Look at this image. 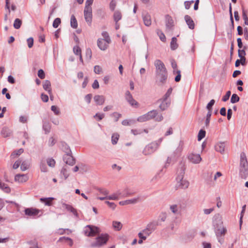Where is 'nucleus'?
Returning a JSON list of instances; mask_svg holds the SVG:
<instances>
[{"mask_svg": "<svg viewBox=\"0 0 248 248\" xmlns=\"http://www.w3.org/2000/svg\"><path fill=\"white\" fill-rule=\"evenodd\" d=\"M153 118L155 119V121L157 122H161L163 119L162 114H158L157 110H152L144 114L137 118V121L143 123L149 121Z\"/></svg>", "mask_w": 248, "mask_h": 248, "instance_id": "f257e3e1", "label": "nucleus"}, {"mask_svg": "<svg viewBox=\"0 0 248 248\" xmlns=\"http://www.w3.org/2000/svg\"><path fill=\"white\" fill-rule=\"evenodd\" d=\"M239 170V176L241 178L246 179L248 176V162L244 153H242L240 154Z\"/></svg>", "mask_w": 248, "mask_h": 248, "instance_id": "f03ea898", "label": "nucleus"}, {"mask_svg": "<svg viewBox=\"0 0 248 248\" xmlns=\"http://www.w3.org/2000/svg\"><path fill=\"white\" fill-rule=\"evenodd\" d=\"M112 200L117 201L120 199H123L133 195L131 190L128 187H124L117 190L115 192L112 194Z\"/></svg>", "mask_w": 248, "mask_h": 248, "instance_id": "7ed1b4c3", "label": "nucleus"}, {"mask_svg": "<svg viewBox=\"0 0 248 248\" xmlns=\"http://www.w3.org/2000/svg\"><path fill=\"white\" fill-rule=\"evenodd\" d=\"M103 38H99L97 41V44L98 47L102 50H106L109 44L111 42V39L108 35V34L106 31H103L102 33Z\"/></svg>", "mask_w": 248, "mask_h": 248, "instance_id": "20e7f679", "label": "nucleus"}, {"mask_svg": "<svg viewBox=\"0 0 248 248\" xmlns=\"http://www.w3.org/2000/svg\"><path fill=\"white\" fill-rule=\"evenodd\" d=\"M184 170L185 169L184 168L183 166H182L180 170V174L178 175L176 178L178 186L182 189H186L188 188L189 185V182L187 180L183 179L185 173Z\"/></svg>", "mask_w": 248, "mask_h": 248, "instance_id": "39448f33", "label": "nucleus"}, {"mask_svg": "<svg viewBox=\"0 0 248 248\" xmlns=\"http://www.w3.org/2000/svg\"><path fill=\"white\" fill-rule=\"evenodd\" d=\"M162 141V139H159L157 141L153 142L147 145L143 149L142 153L144 155H148L154 153Z\"/></svg>", "mask_w": 248, "mask_h": 248, "instance_id": "423d86ee", "label": "nucleus"}, {"mask_svg": "<svg viewBox=\"0 0 248 248\" xmlns=\"http://www.w3.org/2000/svg\"><path fill=\"white\" fill-rule=\"evenodd\" d=\"M83 231L85 235L92 237L99 233L100 230L97 227L88 225L84 227Z\"/></svg>", "mask_w": 248, "mask_h": 248, "instance_id": "0eeeda50", "label": "nucleus"}, {"mask_svg": "<svg viewBox=\"0 0 248 248\" xmlns=\"http://www.w3.org/2000/svg\"><path fill=\"white\" fill-rule=\"evenodd\" d=\"M108 235L101 234L96 238L95 241L91 245L93 247H99L106 244L108 239Z\"/></svg>", "mask_w": 248, "mask_h": 248, "instance_id": "6e6552de", "label": "nucleus"}, {"mask_svg": "<svg viewBox=\"0 0 248 248\" xmlns=\"http://www.w3.org/2000/svg\"><path fill=\"white\" fill-rule=\"evenodd\" d=\"M168 73L155 74V83L157 85L161 86L164 85L167 80Z\"/></svg>", "mask_w": 248, "mask_h": 248, "instance_id": "1a4fd4ad", "label": "nucleus"}, {"mask_svg": "<svg viewBox=\"0 0 248 248\" xmlns=\"http://www.w3.org/2000/svg\"><path fill=\"white\" fill-rule=\"evenodd\" d=\"M155 68V74L168 73L164 63L160 60H156L154 62Z\"/></svg>", "mask_w": 248, "mask_h": 248, "instance_id": "9d476101", "label": "nucleus"}, {"mask_svg": "<svg viewBox=\"0 0 248 248\" xmlns=\"http://www.w3.org/2000/svg\"><path fill=\"white\" fill-rule=\"evenodd\" d=\"M84 18L89 25H91L92 22V8H84Z\"/></svg>", "mask_w": 248, "mask_h": 248, "instance_id": "9b49d317", "label": "nucleus"}, {"mask_svg": "<svg viewBox=\"0 0 248 248\" xmlns=\"http://www.w3.org/2000/svg\"><path fill=\"white\" fill-rule=\"evenodd\" d=\"M25 213L26 215L29 216L35 217L40 213V216L41 215L43 214V212L42 210L37 209L28 208L25 210Z\"/></svg>", "mask_w": 248, "mask_h": 248, "instance_id": "f8f14e48", "label": "nucleus"}, {"mask_svg": "<svg viewBox=\"0 0 248 248\" xmlns=\"http://www.w3.org/2000/svg\"><path fill=\"white\" fill-rule=\"evenodd\" d=\"M157 103H159V108L161 110H165L170 106V99H165L164 98H161L157 101Z\"/></svg>", "mask_w": 248, "mask_h": 248, "instance_id": "ddd939ff", "label": "nucleus"}, {"mask_svg": "<svg viewBox=\"0 0 248 248\" xmlns=\"http://www.w3.org/2000/svg\"><path fill=\"white\" fill-rule=\"evenodd\" d=\"M188 160L194 164H198L201 160L202 158L200 155L190 153L187 156Z\"/></svg>", "mask_w": 248, "mask_h": 248, "instance_id": "4468645a", "label": "nucleus"}, {"mask_svg": "<svg viewBox=\"0 0 248 248\" xmlns=\"http://www.w3.org/2000/svg\"><path fill=\"white\" fill-rule=\"evenodd\" d=\"M213 225L214 228L223 226L221 216L219 214H216L213 217Z\"/></svg>", "mask_w": 248, "mask_h": 248, "instance_id": "2eb2a0df", "label": "nucleus"}, {"mask_svg": "<svg viewBox=\"0 0 248 248\" xmlns=\"http://www.w3.org/2000/svg\"><path fill=\"white\" fill-rule=\"evenodd\" d=\"M213 225L214 228L223 226L221 216L219 214H216L213 217Z\"/></svg>", "mask_w": 248, "mask_h": 248, "instance_id": "dca6fc26", "label": "nucleus"}, {"mask_svg": "<svg viewBox=\"0 0 248 248\" xmlns=\"http://www.w3.org/2000/svg\"><path fill=\"white\" fill-rule=\"evenodd\" d=\"M215 232L217 237L224 236L227 232V229L224 226H219L218 227L214 228Z\"/></svg>", "mask_w": 248, "mask_h": 248, "instance_id": "f3484780", "label": "nucleus"}, {"mask_svg": "<svg viewBox=\"0 0 248 248\" xmlns=\"http://www.w3.org/2000/svg\"><path fill=\"white\" fill-rule=\"evenodd\" d=\"M29 179L27 174H16L15 177V180L19 183L26 182Z\"/></svg>", "mask_w": 248, "mask_h": 248, "instance_id": "a211bd4d", "label": "nucleus"}, {"mask_svg": "<svg viewBox=\"0 0 248 248\" xmlns=\"http://www.w3.org/2000/svg\"><path fill=\"white\" fill-rule=\"evenodd\" d=\"M12 134V130L7 127H4L1 131V135L3 138L10 137Z\"/></svg>", "mask_w": 248, "mask_h": 248, "instance_id": "6ab92c4d", "label": "nucleus"}, {"mask_svg": "<svg viewBox=\"0 0 248 248\" xmlns=\"http://www.w3.org/2000/svg\"><path fill=\"white\" fill-rule=\"evenodd\" d=\"M151 233L152 232L149 230H147V228H146V229L142 230V232L139 233L138 236L140 238L144 240L151 234Z\"/></svg>", "mask_w": 248, "mask_h": 248, "instance_id": "aec40b11", "label": "nucleus"}, {"mask_svg": "<svg viewBox=\"0 0 248 248\" xmlns=\"http://www.w3.org/2000/svg\"><path fill=\"white\" fill-rule=\"evenodd\" d=\"M93 99L98 105H102L105 101V97L103 95H95Z\"/></svg>", "mask_w": 248, "mask_h": 248, "instance_id": "412c9836", "label": "nucleus"}, {"mask_svg": "<svg viewBox=\"0 0 248 248\" xmlns=\"http://www.w3.org/2000/svg\"><path fill=\"white\" fill-rule=\"evenodd\" d=\"M64 161L65 162L69 165H73L75 162L73 157L70 155V153L66 154V155L64 157Z\"/></svg>", "mask_w": 248, "mask_h": 248, "instance_id": "4be33fe9", "label": "nucleus"}, {"mask_svg": "<svg viewBox=\"0 0 248 248\" xmlns=\"http://www.w3.org/2000/svg\"><path fill=\"white\" fill-rule=\"evenodd\" d=\"M158 225L159 223L158 221L155 220L148 224L146 228H147V230H149L151 232H152L156 229L157 226Z\"/></svg>", "mask_w": 248, "mask_h": 248, "instance_id": "5701e85b", "label": "nucleus"}, {"mask_svg": "<svg viewBox=\"0 0 248 248\" xmlns=\"http://www.w3.org/2000/svg\"><path fill=\"white\" fill-rule=\"evenodd\" d=\"M225 145L224 142H219L217 143L215 146V150L221 154H223L224 152Z\"/></svg>", "mask_w": 248, "mask_h": 248, "instance_id": "b1692460", "label": "nucleus"}, {"mask_svg": "<svg viewBox=\"0 0 248 248\" xmlns=\"http://www.w3.org/2000/svg\"><path fill=\"white\" fill-rule=\"evenodd\" d=\"M144 24L146 26H149L151 25L152 21L150 15L148 13H145L142 16Z\"/></svg>", "mask_w": 248, "mask_h": 248, "instance_id": "393cba45", "label": "nucleus"}, {"mask_svg": "<svg viewBox=\"0 0 248 248\" xmlns=\"http://www.w3.org/2000/svg\"><path fill=\"white\" fill-rule=\"evenodd\" d=\"M185 21L190 29L194 28V23L191 18L188 15L185 16Z\"/></svg>", "mask_w": 248, "mask_h": 248, "instance_id": "a878e982", "label": "nucleus"}, {"mask_svg": "<svg viewBox=\"0 0 248 248\" xmlns=\"http://www.w3.org/2000/svg\"><path fill=\"white\" fill-rule=\"evenodd\" d=\"M51 83L48 80H46L43 82V87L44 90L47 91L49 94L51 93V89L50 88Z\"/></svg>", "mask_w": 248, "mask_h": 248, "instance_id": "bb28decb", "label": "nucleus"}, {"mask_svg": "<svg viewBox=\"0 0 248 248\" xmlns=\"http://www.w3.org/2000/svg\"><path fill=\"white\" fill-rule=\"evenodd\" d=\"M113 19L116 23L122 19V15L120 11L116 10L113 14Z\"/></svg>", "mask_w": 248, "mask_h": 248, "instance_id": "cd10ccee", "label": "nucleus"}, {"mask_svg": "<svg viewBox=\"0 0 248 248\" xmlns=\"http://www.w3.org/2000/svg\"><path fill=\"white\" fill-rule=\"evenodd\" d=\"M68 170L69 168L67 166L63 167L61 170V175H62L65 179H66L69 175V174L68 173Z\"/></svg>", "mask_w": 248, "mask_h": 248, "instance_id": "c85d7f7f", "label": "nucleus"}, {"mask_svg": "<svg viewBox=\"0 0 248 248\" xmlns=\"http://www.w3.org/2000/svg\"><path fill=\"white\" fill-rule=\"evenodd\" d=\"M62 207L66 209L67 211L71 212L74 215L76 214V210L71 205L66 204L65 203H62Z\"/></svg>", "mask_w": 248, "mask_h": 248, "instance_id": "c756f323", "label": "nucleus"}, {"mask_svg": "<svg viewBox=\"0 0 248 248\" xmlns=\"http://www.w3.org/2000/svg\"><path fill=\"white\" fill-rule=\"evenodd\" d=\"M0 189L3 190L4 192L6 193H9L11 191L10 188L8 186V185L5 183H2L0 180Z\"/></svg>", "mask_w": 248, "mask_h": 248, "instance_id": "7c9ffc66", "label": "nucleus"}, {"mask_svg": "<svg viewBox=\"0 0 248 248\" xmlns=\"http://www.w3.org/2000/svg\"><path fill=\"white\" fill-rule=\"evenodd\" d=\"M170 210L174 215H176L179 214L178 206L174 204L170 205Z\"/></svg>", "mask_w": 248, "mask_h": 248, "instance_id": "2f4dec72", "label": "nucleus"}, {"mask_svg": "<svg viewBox=\"0 0 248 248\" xmlns=\"http://www.w3.org/2000/svg\"><path fill=\"white\" fill-rule=\"evenodd\" d=\"M54 200L53 198H42L40 199V201L42 202H44L45 205L47 206H50L51 205V202Z\"/></svg>", "mask_w": 248, "mask_h": 248, "instance_id": "473e14b6", "label": "nucleus"}, {"mask_svg": "<svg viewBox=\"0 0 248 248\" xmlns=\"http://www.w3.org/2000/svg\"><path fill=\"white\" fill-rule=\"evenodd\" d=\"M23 151L24 150L23 149H19L18 150L13 152L11 155V158L12 159H14L20 155L23 152Z\"/></svg>", "mask_w": 248, "mask_h": 248, "instance_id": "72a5a7b5", "label": "nucleus"}, {"mask_svg": "<svg viewBox=\"0 0 248 248\" xmlns=\"http://www.w3.org/2000/svg\"><path fill=\"white\" fill-rule=\"evenodd\" d=\"M70 24L71 26L74 29H76L78 27V22L74 15H72L71 17Z\"/></svg>", "mask_w": 248, "mask_h": 248, "instance_id": "f704fd0d", "label": "nucleus"}, {"mask_svg": "<svg viewBox=\"0 0 248 248\" xmlns=\"http://www.w3.org/2000/svg\"><path fill=\"white\" fill-rule=\"evenodd\" d=\"M112 226L116 231H120L122 227V223L119 221H114L112 222Z\"/></svg>", "mask_w": 248, "mask_h": 248, "instance_id": "c9c22d12", "label": "nucleus"}, {"mask_svg": "<svg viewBox=\"0 0 248 248\" xmlns=\"http://www.w3.org/2000/svg\"><path fill=\"white\" fill-rule=\"evenodd\" d=\"M128 204H135L140 201V197H135L127 200Z\"/></svg>", "mask_w": 248, "mask_h": 248, "instance_id": "e433bc0d", "label": "nucleus"}, {"mask_svg": "<svg viewBox=\"0 0 248 248\" xmlns=\"http://www.w3.org/2000/svg\"><path fill=\"white\" fill-rule=\"evenodd\" d=\"M178 47V45L177 44V39L176 37H172L171 39V41L170 42V47L171 49L175 50Z\"/></svg>", "mask_w": 248, "mask_h": 248, "instance_id": "4c0bfd02", "label": "nucleus"}, {"mask_svg": "<svg viewBox=\"0 0 248 248\" xmlns=\"http://www.w3.org/2000/svg\"><path fill=\"white\" fill-rule=\"evenodd\" d=\"M30 166V163L27 161H21L20 168L22 171L27 170Z\"/></svg>", "mask_w": 248, "mask_h": 248, "instance_id": "58836bf2", "label": "nucleus"}, {"mask_svg": "<svg viewBox=\"0 0 248 248\" xmlns=\"http://www.w3.org/2000/svg\"><path fill=\"white\" fill-rule=\"evenodd\" d=\"M22 24V21L19 18H16L14 23V27L16 29H18L20 28Z\"/></svg>", "mask_w": 248, "mask_h": 248, "instance_id": "ea45409f", "label": "nucleus"}, {"mask_svg": "<svg viewBox=\"0 0 248 248\" xmlns=\"http://www.w3.org/2000/svg\"><path fill=\"white\" fill-rule=\"evenodd\" d=\"M119 138V135L117 133H114L111 137V142L112 144H117Z\"/></svg>", "mask_w": 248, "mask_h": 248, "instance_id": "a19ab883", "label": "nucleus"}, {"mask_svg": "<svg viewBox=\"0 0 248 248\" xmlns=\"http://www.w3.org/2000/svg\"><path fill=\"white\" fill-rule=\"evenodd\" d=\"M245 55H246V52L244 49H242V50L239 49L238 50V56L241 59V61H244V62H245V61H246V58L245 57Z\"/></svg>", "mask_w": 248, "mask_h": 248, "instance_id": "79ce46f5", "label": "nucleus"}, {"mask_svg": "<svg viewBox=\"0 0 248 248\" xmlns=\"http://www.w3.org/2000/svg\"><path fill=\"white\" fill-rule=\"evenodd\" d=\"M43 129L45 131L46 134L50 132L51 126L48 123H45L43 124Z\"/></svg>", "mask_w": 248, "mask_h": 248, "instance_id": "37998d69", "label": "nucleus"}, {"mask_svg": "<svg viewBox=\"0 0 248 248\" xmlns=\"http://www.w3.org/2000/svg\"><path fill=\"white\" fill-rule=\"evenodd\" d=\"M40 170L43 172H46L48 171L46 165L45 161H41L40 163Z\"/></svg>", "mask_w": 248, "mask_h": 248, "instance_id": "c03bdc74", "label": "nucleus"}, {"mask_svg": "<svg viewBox=\"0 0 248 248\" xmlns=\"http://www.w3.org/2000/svg\"><path fill=\"white\" fill-rule=\"evenodd\" d=\"M240 98L236 94H233L231 98L232 103H235L239 101Z\"/></svg>", "mask_w": 248, "mask_h": 248, "instance_id": "a18cd8bd", "label": "nucleus"}, {"mask_svg": "<svg viewBox=\"0 0 248 248\" xmlns=\"http://www.w3.org/2000/svg\"><path fill=\"white\" fill-rule=\"evenodd\" d=\"M205 131L201 129L199 131L198 135V140L200 141L205 136Z\"/></svg>", "mask_w": 248, "mask_h": 248, "instance_id": "49530a36", "label": "nucleus"}, {"mask_svg": "<svg viewBox=\"0 0 248 248\" xmlns=\"http://www.w3.org/2000/svg\"><path fill=\"white\" fill-rule=\"evenodd\" d=\"M46 163L50 167L53 168L55 165V161L52 158H47L46 159Z\"/></svg>", "mask_w": 248, "mask_h": 248, "instance_id": "de8ad7c7", "label": "nucleus"}, {"mask_svg": "<svg viewBox=\"0 0 248 248\" xmlns=\"http://www.w3.org/2000/svg\"><path fill=\"white\" fill-rule=\"evenodd\" d=\"M172 88H170L166 93L164 94V95L162 97L163 98H164L165 99H170L169 97L170 95V94L172 93Z\"/></svg>", "mask_w": 248, "mask_h": 248, "instance_id": "09e8293b", "label": "nucleus"}, {"mask_svg": "<svg viewBox=\"0 0 248 248\" xmlns=\"http://www.w3.org/2000/svg\"><path fill=\"white\" fill-rule=\"evenodd\" d=\"M211 115H212V111H208L207 114V115H206V120H205V125L206 126H208L209 124V123H210V118H211Z\"/></svg>", "mask_w": 248, "mask_h": 248, "instance_id": "8fccbe9b", "label": "nucleus"}, {"mask_svg": "<svg viewBox=\"0 0 248 248\" xmlns=\"http://www.w3.org/2000/svg\"><path fill=\"white\" fill-rule=\"evenodd\" d=\"M51 109L57 115H59L60 113L59 108L56 106H52Z\"/></svg>", "mask_w": 248, "mask_h": 248, "instance_id": "3c124183", "label": "nucleus"}, {"mask_svg": "<svg viewBox=\"0 0 248 248\" xmlns=\"http://www.w3.org/2000/svg\"><path fill=\"white\" fill-rule=\"evenodd\" d=\"M116 6V1L115 0H111L109 3V9L113 11Z\"/></svg>", "mask_w": 248, "mask_h": 248, "instance_id": "603ef678", "label": "nucleus"}, {"mask_svg": "<svg viewBox=\"0 0 248 248\" xmlns=\"http://www.w3.org/2000/svg\"><path fill=\"white\" fill-rule=\"evenodd\" d=\"M73 51H74V53L76 55H79L81 54V49L78 46H75L74 47V48H73Z\"/></svg>", "mask_w": 248, "mask_h": 248, "instance_id": "864d4df0", "label": "nucleus"}, {"mask_svg": "<svg viewBox=\"0 0 248 248\" xmlns=\"http://www.w3.org/2000/svg\"><path fill=\"white\" fill-rule=\"evenodd\" d=\"M61 19L59 18H56L53 21V27L54 28H57L61 23Z\"/></svg>", "mask_w": 248, "mask_h": 248, "instance_id": "5fc2aeb1", "label": "nucleus"}, {"mask_svg": "<svg viewBox=\"0 0 248 248\" xmlns=\"http://www.w3.org/2000/svg\"><path fill=\"white\" fill-rule=\"evenodd\" d=\"M125 98L127 102L129 101L133 98L132 94L128 91H126L125 93Z\"/></svg>", "mask_w": 248, "mask_h": 248, "instance_id": "6e6d98bb", "label": "nucleus"}, {"mask_svg": "<svg viewBox=\"0 0 248 248\" xmlns=\"http://www.w3.org/2000/svg\"><path fill=\"white\" fill-rule=\"evenodd\" d=\"M171 65L172 68H173V74H175V71L176 70H179L177 68V63L174 60H172L171 62Z\"/></svg>", "mask_w": 248, "mask_h": 248, "instance_id": "4d7b16f0", "label": "nucleus"}, {"mask_svg": "<svg viewBox=\"0 0 248 248\" xmlns=\"http://www.w3.org/2000/svg\"><path fill=\"white\" fill-rule=\"evenodd\" d=\"M62 145L63 149L64 150V151L66 154L71 153L70 148L67 144H66L65 143H62Z\"/></svg>", "mask_w": 248, "mask_h": 248, "instance_id": "13d9d810", "label": "nucleus"}, {"mask_svg": "<svg viewBox=\"0 0 248 248\" xmlns=\"http://www.w3.org/2000/svg\"><path fill=\"white\" fill-rule=\"evenodd\" d=\"M242 16L243 19L245 21V24L247 25H248V17L244 9H243L242 11Z\"/></svg>", "mask_w": 248, "mask_h": 248, "instance_id": "bf43d9fd", "label": "nucleus"}, {"mask_svg": "<svg viewBox=\"0 0 248 248\" xmlns=\"http://www.w3.org/2000/svg\"><path fill=\"white\" fill-rule=\"evenodd\" d=\"M177 74V76L175 78V81L176 82H179L181 80V71L180 70H176L175 71V74Z\"/></svg>", "mask_w": 248, "mask_h": 248, "instance_id": "052dcab7", "label": "nucleus"}, {"mask_svg": "<svg viewBox=\"0 0 248 248\" xmlns=\"http://www.w3.org/2000/svg\"><path fill=\"white\" fill-rule=\"evenodd\" d=\"M135 122L133 120H124L122 121V124L124 125H130Z\"/></svg>", "mask_w": 248, "mask_h": 248, "instance_id": "680f3d73", "label": "nucleus"}, {"mask_svg": "<svg viewBox=\"0 0 248 248\" xmlns=\"http://www.w3.org/2000/svg\"><path fill=\"white\" fill-rule=\"evenodd\" d=\"M215 100L214 99H212L209 103L207 104L206 106V108L208 109V111H212V106L215 104Z\"/></svg>", "mask_w": 248, "mask_h": 248, "instance_id": "e2e57ef3", "label": "nucleus"}, {"mask_svg": "<svg viewBox=\"0 0 248 248\" xmlns=\"http://www.w3.org/2000/svg\"><path fill=\"white\" fill-rule=\"evenodd\" d=\"M112 116L114 118L115 122H117L121 117V114L117 112H114L112 114Z\"/></svg>", "mask_w": 248, "mask_h": 248, "instance_id": "0e129e2a", "label": "nucleus"}, {"mask_svg": "<svg viewBox=\"0 0 248 248\" xmlns=\"http://www.w3.org/2000/svg\"><path fill=\"white\" fill-rule=\"evenodd\" d=\"M167 214L165 212H162L159 216V219L162 221L164 222L167 218Z\"/></svg>", "mask_w": 248, "mask_h": 248, "instance_id": "69168bd1", "label": "nucleus"}, {"mask_svg": "<svg viewBox=\"0 0 248 248\" xmlns=\"http://www.w3.org/2000/svg\"><path fill=\"white\" fill-rule=\"evenodd\" d=\"M21 159H18V160H16L14 164V165L13 166V168L14 169H17L19 167V166L21 165Z\"/></svg>", "mask_w": 248, "mask_h": 248, "instance_id": "338daca9", "label": "nucleus"}, {"mask_svg": "<svg viewBox=\"0 0 248 248\" xmlns=\"http://www.w3.org/2000/svg\"><path fill=\"white\" fill-rule=\"evenodd\" d=\"M166 28L169 29H170L173 26V21L171 19H169L166 24Z\"/></svg>", "mask_w": 248, "mask_h": 248, "instance_id": "774afa93", "label": "nucleus"}]
</instances>
